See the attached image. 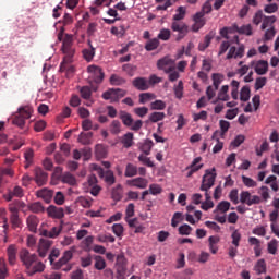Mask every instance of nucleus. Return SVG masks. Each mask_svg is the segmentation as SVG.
<instances>
[{
    "instance_id": "nucleus-62",
    "label": "nucleus",
    "mask_w": 279,
    "mask_h": 279,
    "mask_svg": "<svg viewBox=\"0 0 279 279\" xmlns=\"http://www.w3.org/2000/svg\"><path fill=\"white\" fill-rule=\"evenodd\" d=\"M267 85V77H257L255 81V90H260L264 86Z\"/></svg>"
},
{
    "instance_id": "nucleus-39",
    "label": "nucleus",
    "mask_w": 279,
    "mask_h": 279,
    "mask_svg": "<svg viewBox=\"0 0 279 279\" xmlns=\"http://www.w3.org/2000/svg\"><path fill=\"white\" fill-rule=\"evenodd\" d=\"M151 147H154V141L151 140H146L142 146H141V150L143 151V154H145V156H149V154H151Z\"/></svg>"
},
{
    "instance_id": "nucleus-4",
    "label": "nucleus",
    "mask_w": 279,
    "mask_h": 279,
    "mask_svg": "<svg viewBox=\"0 0 279 279\" xmlns=\"http://www.w3.org/2000/svg\"><path fill=\"white\" fill-rule=\"evenodd\" d=\"M120 119L126 128H130L133 132H138L143 128V120H136L128 111H120Z\"/></svg>"
},
{
    "instance_id": "nucleus-3",
    "label": "nucleus",
    "mask_w": 279,
    "mask_h": 279,
    "mask_svg": "<svg viewBox=\"0 0 279 279\" xmlns=\"http://www.w3.org/2000/svg\"><path fill=\"white\" fill-rule=\"evenodd\" d=\"M215 180H217V173H214L210 170H206V173L203 177L201 185V191L205 192L206 199L211 198L210 193L208 191H210V189L215 186Z\"/></svg>"
},
{
    "instance_id": "nucleus-53",
    "label": "nucleus",
    "mask_w": 279,
    "mask_h": 279,
    "mask_svg": "<svg viewBox=\"0 0 279 279\" xmlns=\"http://www.w3.org/2000/svg\"><path fill=\"white\" fill-rule=\"evenodd\" d=\"M238 34H245L246 36H252V25H243L241 27H235Z\"/></svg>"
},
{
    "instance_id": "nucleus-9",
    "label": "nucleus",
    "mask_w": 279,
    "mask_h": 279,
    "mask_svg": "<svg viewBox=\"0 0 279 279\" xmlns=\"http://www.w3.org/2000/svg\"><path fill=\"white\" fill-rule=\"evenodd\" d=\"M173 61L171 60V58L165 57L157 61V69L163 71L165 73H171V71H175V66L171 65Z\"/></svg>"
},
{
    "instance_id": "nucleus-55",
    "label": "nucleus",
    "mask_w": 279,
    "mask_h": 279,
    "mask_svg": "<svg viewBox=\"0 0 279 279\" xmlns=\"http://www.w3.org/2000/svg\"><path fill=\"white\" fill-rule=\"evenodd\" d=\"M165 108H167V104L162 100H155L150 104L151 110H165Z\"/></svg>"
},
{
    "instance_id": "nucleus-47",
    "label": "nucleus",
    "mask_w": 279,
    "mask_h": 279,
    "mask_svg": "<svg viewBox=\"0 0 279 279\" xmlns=\"http://www.w3.org/2000/svg\"><path fill=\"white\" fill-rule=\"evenodd\" d=\"M97 241H99V243H114L116 239L112 236V234L108 233L99 234L97 236Z\"/></svg>"
},
{
    "instance_id": "nucleus-32",
    "label": "nucleus",
    "mask_w": 279,
    "mask_h": 279,
    "mask_svg": "<svg viewBox=\"0 0 279 279\" xmlns=\"http://www.w3.org/2000/svg\"><path fill=\"white\" fill-rule=\"evenodd\" d=\"M93 141V132L84 133L82 132L78 135V143H82V145H90Z\"/></svg>"
},
{
    "instance_id": "nucleus-24",
    "label": "nucleus",
    "mask_w": 279,
    "mask_h": 279,
    "mask_svg": "<svg viewBox=\"0 0 279 279\" xmlns=\"http://www.w3.org/2000/svg\"><path fill=\"white\" fill-rule=\"evenodd\" d=\"M267 71H269V63L265 60L257 61L255 73H257V75H267Z\"/></svg>"
},
{
    "instance_id": "nucleus-31",
    "label": "nucleus",
    "mask_w": 279,
    "mask_h": 279,
    "mask_svg": "<svg viewBox=\"0 0 279 279\" xmlns=\"http://www.w3.org/2000/svg\"><path fill=\"white\" fill-rule=\"evenodd\" d=\"M61 181L64 184H70V186H75L77 184V180L75 179V177L73 174H71L70 172H65L64 174H62L61 177Z\"/></svg>"
},
{
    "instance_id": "nucleus-30",
    "label": "nucleus",
    "mask_w": 279,
    "mask_h": 279,
    "mask_svg": "<svg viewBox=\"0 0 279 279\" xmlns=\"http://www.w3.org/2000/svg\"><path fill=\"white\" fill-rule=\"evenodd\" d=\"M254 271L260 276V274H267V263L265 259H259L254 266Z\"/></svg>"
},
{
    "instance_id": "nucleus-54",
    "label": "nucleus",
    "mask_w": 279,
    "mask_h": 279,
    "mask_svg": "<svg viewBox=\"0 0 279 279\" xmlns=\"http://www.w3.org/2000/svg\"><path fill=\"white\" fill-rule=\"evenodd\" d=\"M191 232H193V227L189 226L187 223L179 227V234H181V236H189Z\"/></svg>"
},
{
    "instance_id": "nucleus-63",
    "label": "nucleus",
    "mask_w": 279,
    "mask_h": 279,
    "mask_svg": "<svg viewBox=\"0 0 279 279\" xmlns=\"http://www.w3.org/2000/svg\"><path fill=\"white\" fill-rule=\"evenodd\" d=\"M10 221H11L12 228H21L22 222H21V218L19 217V214L11 215Z\"/></svg>"
},
{
    "instance_id": "nucleus-22",
    "label": "nucleus",
    "mask_w": 279,
    "mask_h": 279,
    "mask_svg": "<svg viewBox=\"0 0 279 279\" xmlns=\"http://www.w3.org/2000/svg\"><path fill=\"white\" fill-rule=\"evenodd\" d=\"M148 183L149 182L145 178H135L126 181L129 186H135L136 189H147Z\"/></svg>"
},
{
    "instance_id": "nucleus-43",
    "label": "nucleus",
    "mask_w": 279,
    "mask_h": 279,
    "mask_svg": "<svg viewBox=\"0 0 279 279\" xmlns=\"http://www.w3.org/2000/svg\"><path fill=\"white\" fill-rule=\"evenodd\" d=\"M213 41V35H206L204 41L198 45V51H206L208 47H210V43Z\"/></svg>"
},
{
    "instance_id": "nucleus-18",
    "label": "nucleus",
    "mask_w": 279,
    "mask_h": 279,
    "mask_svg": "<svg viewBox=\"0 0 279 279\" xmlns=\"http://www.w3.org/2000/svg\"><path fill=\"white\" fill-rule=\"evenodd\" d=\"M132 84L137 90H149V82L145 77H136Z\"/></svg>"
},
{
    "instance_id": "nucleus-1",
    "label": "nucleus",
    "mask_w": 279,
    "mask_h": 279,
    "mask_svg": "<svg viewBox=\"0 0 279 279\" xmlns=\"http://www.w3.org/2000/svg\"><path fill=\"white\" fill-rule=\"evenodd\" d=\"M19 256L28 276H35V274H43L45 271V264L38 259L36 253H31L27 248H22Z\"/></svg>"
},
{
    "instance_id": "nucleus-6",
    "label": "nucleus",
    "mask_w": 279,
    "mask_h": 279,
    "mask_svg": "<svg viewBox=\"0 0 279 279\" xmlns=\"http://www.w3.org/2000/svg\"><path fill=\"white\" fill-rule=\"evenodd\" d=\"M87 73H89V82H94V84H101V82H104V77H106L104 70L97 65H89L87 68Z\"/></svg>"
},
{
    "instance_id": "nucleus-17",
    "label": "nucleus",
    "mask_w": 279,
    "mask_h": 279,
    "mask_svg": "<svg viewBox=\"0 0 279 279\" xmlns=\"http://www.w3.org/2000/svg\"><path fill=\"white\" fill-rule=\"evenodd\" d=\"M37 197H40L46 202V204H51V199H53V191L47 187L37 191Z\"/></svg>"
},
{
    "instance_id": "nucleus-2",
    "label": "nucleus",
    "mask_w": 279,
    "mask_h": 279,
    "mask_svg": "<svg viewBox=\"0 0 279 279\" xmlns=\"http://www.w3.org/2000/svg\"><path fill=\"white\" fill-rule=\"evenodd\" d=\"M61 49L64 53V58L60 64V71L61 73L65 72L68 75H71V73H75V68L71 65L73 62V57L75 56V48L73 47V35H65Z\"/></svg>"
},
{
    "instance_id": "nucleus-51",
    "label": "nucleus",
    "mask_w": 279,
    "mask_h": 279,
    "mask_svg": "<svg viewBox=\"0 0 279 279\" xmlns=\"http://www.w3.org/2000/svg\"><path fill=\"white\" fill-rule=\"evenodd\" d=\"M157 38L159 40H165V41L169 40L171 38V31L169 28H162L159 32Z\"/></svg>"
},
{
    "instance_id": "nucleus-19",
    "label": "nucleus",
    "mask_w": 279,
    "mask_h": 279,
    "mask_svg": "<svg viewBox=\"0 0 279 279\" xmlns=\"http://www.w3.org/2000/svg\"><path fill=\"white\" fill-rule=\"evenodd\" d=\"M47 213L49 217H52L53 219H62V217H64V209L62 207L50 205Z\"/></svg>"
},
{
    "instance_id": "nucleus-34",
    "label": "nucleus",
    "mask_w": 279,
    "mask_h": 279,
    "mask_svg": "<svg viewBox=\"0 0 279 279\" xmlns=\"http://www.w3.org/2000/svg\"><path fill=\"white\" fill-rule=\"evenodd\" d=\"M89 49H84L83 50V58L87 61L90 62L93 58H95V47H93V44L88 41Z\"/></svg>"
},
{
    "instance_id": "nucleus-5",
    "label": "nucleus",
    "mask_w": 279,
    "mask_h": 279,
    "mask_svg": "<svg viewBox=\"0 0 279 279\" xmlns=\"http://www.w3.org/2000/svg\"><path fill=\"white\" fill-rule=\"evenodd\" d=\"M33 110L31 107H22L19 109V114L12 120L13 125H16L21 130L25 128V121L32 118Z\"/></svg>"
},
{
    "instance_id": "nucleus-60",
    "label": "nucleus",
    "mask_w": 279,
    "mask_h": 279,
    "mask_svg": "<svg viewBox=\"0 0 279 279\" xmlns=\"http://www.w3.org/2000/svg\"><path fill=\"white\" fill-rule=\"evenodd\" d=\"M0 223H3L4 232H8V228H10V225H8V219L5 218V209L0 208Z\"/></svg>"
},
{
    "instance_id": "nucleus-13",
    "label": "nucleus",
    "mask_w": 279,
    "mask_h": 279,
    "mask_svg": "<svg viewBox=\"0 0 279 279\" xmlns=\"http://www.w3.org/2000/svg\"><path fill=\"white\" fill-rule=\"evenodd\" d=\"M51 245H53V241L47 240V239H40L39 245H38V254L40 258H45L47 256V252L51 248Z\"/></svg>"
},
{
    "instance_id": "nucleus-10",
    "label": "nucleus",
    "mask_w": 279,
    "mask_h": 279,
    "mask_svg": "<svg viewBox=\"0 0 279 279\" xmlns=\"http://www.w3.org/2000/svg\"><path fill=\"white\" fill-rule=\"evenodd\" d=\"M96 169L98 171L99 178H104L108 186H112V184L117 182V178L114 177V172H112V170L105 171L104 168H96Z\"/></svg>"
},
{
    "instance_id": "nucleus-48",
    "label": "nucleus",
    "mask_w": 279,
    "mask_h": 279,
    "mask_svg": "<svg viewBox=\"0 0 279 279\" xmlns=\"http://www.w3.org/2000/svg\"><path fill=\"white\" fill-rule=\"evenodd\" d=\"M276 21H277L276 15L264 16L262 29H267V27H269V25H274V23H276Z\"/></svg>"
},
{
    "instance_id": "nucleus-11",
    "label": "nucleus",
    "mask_w": 279,
    "mask_h": 279,
    "mask_svg": "<svg viewBox=\"0 0 279 279\" xmlns=\"http://www.w3.org/2000/svg\"><path fill=\"white\" fill-rule=\"evenodd\" d=\"M219 125L221 131L216 130L211 135V141H219V138H223V136H226V132L230 130V122L226 120H220Z\"/></svg>"
},
{
    "instance_id": "nucleus-7",
    "label": "nucleus",
    "mask_w": 279,
    "mask_h": 279,
    "mask_svg": "<svg viewBox=\"0 0 279 279\" xmlns=\"http://www.w3.org/2000/svg\"><path fill=\"white\" fill-rule=\"evenodd\" d=\"M172 32H178L177 35V43H180L183 38L186 37V34H189V26L184 22H175L173 21L171 24Z\"/></svg>"
},
{
    "instance_id": "nucleus-8",
    "label": "nucleus",
    "mask_w": 279,
    "mask_h": 279,
    "mask_svg": "<svg viewBox=\"0 0 279 279\" xmlns=\"http://www.w3.org/2000/svg\"><path fill=\"white\" fill-rule=\"evenodd\" d=\"M240 202L241 204H246V206H254V204H260L263 199L258 195H252L250 191H242Z\"/></svg>"
},
{
    "instance_id": "nucleus-14",
    "label": "nucleus",
    "mask_w": 279,
    "mask_h": 279,
    "mask_svg": "<svg viewBox=\"0 0 279 279\" xmlns=\"http://www.w3.org/2000/svg\"><path fill=\"white\" fill-rule=\"evenodd\" d=\"M48 174L41 168L35 169V182L37 186H45L47 184Z\"/></svg>"
},
{
    "instance_id": "nucleus-44",
    "label": "nucleus",
    "mask_w": 279,
    "mask_h": 279,
    "mask_svg": "<svg viewBox=\"0 0 279 279\" xmlns=\"http://www.w3.org/2000/svg\"><path fill=\"white\" fill-rule=\"evenodd\" d=\"M111 197L114 202H121L123 199V192L121 191V185L114 187L111 192Z\"/></svg>"
},
{
    "instance_id": "nucleus-56",
    "label": "nucleus",
    "mask_w": 279,
    "mask_h": 279,
    "mask_svg": "<svg viewBox=\"0 0 279 279\" xmlns=\"http://www.w3.org/2000/svg\"><path fill=\"white\" fill-rule=\"evenodd\" d=\"M231 239L232 245H234V247H239L241 243V232H239V230H234L231 234Z\"/></svg>"
},
{
    "instance_id": "nucleus-40",
    "label": "nucleus",
    "mask_w": 279,
    "mask_h": 279,
    "mask_svg": "<svg viewBox=\"0 0 279 279\" xmlns=\"http://www.w3.org/2000/svg\"><path fill=\"white\" fill-rule=\"evenodd\" d=\"M159 46H160V40H158V38H154V39H149L146 43L145 49H146V51H154V50L158 49Z\"/></svg>"
},
{
    "instance_id": "nucleus-50",
    "label": "nucleus",
    "mask_w": 279,
    "mask_h": 279,
    "mask_svg": "<svg viewBox=\"0 0 279 279\" xmlns=\"http://www.w3.org/2000/svg\"><path fill=\"white\" fill-rule=\"evenodd\" d=\"M250 86H244L242 87L241 92H240V99L241 101H250Z\"/></svg>"
},
{
    "instance_id": "nucleus-16",
    "label": "nucleus",
    "mask_w": 279,
    "mask_h": 279,
    "mask_svg": "<svg viewBox=\"0 0 279 279\" xmlns=\"http://www.w3.org/2000/svg\"><path fill=\"white\" fill-rule=\"evenodd\" d=\"M116 267L117 272L120 276H124L128 271V259L124 256H118Z\"/></svg>"
},
{
    "instance_id": "nucleus-35",
    "label": "nucleus",
    "mask_w": 279,
    "mask_h": 279,
    "mask_svg": "<svg viewBox=\"0 0 279 279\" xmlns=\"http://www.w3.org/2000/svg\"><path fill=\"white\" fill-rule=\"evenodd\" d=\"M124 175L125 178H134V175H138V168L132 163H128Z\"/></svg>"
},
{
    "instance_id": "nucleus-49",
    "label": "nucleus",
    "mask_w": 279,
    "mask_h": 279,
    "mask_svg": "<svg viewBox=\"0 0 279 279\" xmlns=\"http://www.w3.org/2000/svg\"><path fill=\"white\" fill-rule=\"evenodd\" d=\"M24 158H25V169H29V167H32V162L34 161V151L33 150H28L24 154Z\"/></svg>"
},
{
    "instance_id": "nucleus-52",
    "label": "nucleus",
    "mask_w": 279,
    "mask_h": 279,
    "mask_svg": "<svg viewBox=\"0 0 279 279\" xmlns=\"http://www.w3.org/2000/svg\"><path fill=\"white\" fill-rule=\"evenodd\" d=\"M80 93L83 99H90V97H93V90L90 89L89 86H83L80 89Z\"/></svg>"
},
{
    "instance_id": "nucleus-41",
    "label": "nucleus",
    "mask_w": 279,
    "mask_h": 279,
    "mask_svg": "<svg viewBox=\"0 0 279 279\" xmlns=\"http://www.w3.org/2000/svg\"><path fill=\"white\" fill-rule=\"evenodd\" d=\"M125 78L117 75V74H112L110 76V85L111 86H123V84H125Z\"/></svg>"
},
{
    "instance_id": "nucleus-57",
    "label": "nucleus",
    "mask_w": 279,
    "mask_h": 279,
    "mask_svg": "<svg viewBox=\"0 0 279 279\" xmlns=\"http://www.w3.org/2000/svg\"><path fill=\"white\" fill-rule=\"evenodd\" d=\"M111 134H119L121 132V122L119 120H113L110 124Z\"/></svg>"
},
{
    "instance_id": "nucleus-37",
    "label": "nucleus",
    "mask_w": 279,
    "mask_h": 279,
    "mask_svg": "<svg viewBox=\"0 0 279 279\" xmlns=\"http://www.w3.org/2000/svg\"><path fill=\"white\" fill-rule=\"evenodd\" d=\"M165 117H167L165 112L155 111L149 114L148 121H150V123H158V121H163Z\"/></svg>"
},
{
    "instance_id": "nucleus-28",
    "label": "nucleus",
    "mask_w": 279,
    "mask_h": 279,
    "mask_svg": "<svg viewBox=\"0 0 279 279\" xmlns=\"http://www.w3.org/2000/svg\"><path fill=\"white\" fill-rule=\"evenodd\" d=\"M219 236L216 235H211L208 238L209 250L211 254H217V252H219V246H217L219 244Z\"/></svg>"
},
{
    "instance_id": "nucleus-38",
    "label": "nucleus",
    "mask_w": 279,
    "mask_h": 279,
    "mask_svg": "<svg viewBox=\"0 0 279 279\" xmlns=\"http://www.w3.org/2000/svg\"><path fill=\"white\" fill-rule=\"evenodd\" d=\"M211 80H213L215 90H219V86H221V82H223L225 76H223V74L214 73L211 75Z\"/></svg>"
},
{
    "instance_id": "nucleus-15",
    "label": "nucleus",
    "mask_w": 279,
    "mask_h": 279,
    "mask_svg": "<svg viewBox=\"0 0 279 279\" xmlns=\"http://www.w3.org/2000/svg\"><path fill=\"white\" fill-rule=\"evenodd\" d=\"M244 53H245V48L243 46L239 47V49L232 46L229 49V52L227 54V60H232V58H234L235 60L239 58H243Z\"/></svg>"
},
{
    "instance_id": "nucleus-58",
    "label": "nucleus",
    "mask_w": 279,
    "mask_h": 279,
    "mask_svg": "<svg viewBox=\"0 0 279 279\" xmlns=\"http://www.w3.org/2000/svg\"><path fill=\"white\" fill-rule=\"evenodd\" d=\"M278 252V240L274 239L268 243V254L276 255Z\"/></svg>"
},
{
    "instance_id": "nucleus-42",
    "label": "nucleus",
    "mask_w": 279,
    "mask_h": 279,
    "mask_svg": "<svg viewBox=\"0 0 279 279\" xmlns=\"http://www.w3.org/2000/svg\"><path fill=\"white\" fill-rule=\"evenodd\" d=\"M95 154L97 158H106V156H108V150L106 149V146H104V144H98L95 147Z\"/></svg>"
},
{
    "instance_id": "nucleus-45",
    "label": "nucleus",
    "mask_w": 279,
    "mask_h": 279,
    "mask_svg": "<svg viewBox=\"0 0 279 279\" xmlns=\"http://www.w3.org/2000/svg\"><path fill=\"white\" fill-rule=\"evenodd\" d=\"M180 221H184V216L182 215V213L177 211L173 214V217L171 219L172 228H178V225L180 223Z\"/></svg>"
},
{
    "instance_id": "nucleus-59",
    "label": "nucleus",
    "mask_w": 279,
    "mask_h": 279,
    "mask_svg": "<svg viewBox=\"0 0 279 279\" xmlns=\"http://www.w3.org/2000/svg\"><path fill=\"white\" fill-rule=\"evenodd\" d=\"M178 12L179 13L173 15V21H175V22L182 21L184 19V16H186V9H184V7H179Z\"/></svg>"
},
{
    "instance_id": "nucleus-36",
    "label": "nucleus",
    "mask_w": 279,
    "mask_h": 279,
    "mask_svg": "<svg viewBox=\"0 0 279 279\" xmlns=\"http://www.w3.org/2000/svg\"><path fill=\"white\" fill-rule=\"evenodd\" d=\"M173 92L177 99H182L184 97V82L179 81L178 85H174Z\"/></svg>"
},
{
    "instance_id": "nucleus-21",
    "label": "nucleus",
    "mask_w": 279,
    "mask_h": 279,
    "mask_svg": "<svg viewBox=\"0 0 279 279\" xmlns=\"http://www.w3.org/2000/svg\"><path fill=\"white\" fill-rule=\"evenodd\" d=\"M120 143L124 149H130L134 145V133L128 132L120 138Z\"/></svg>"
},
{
    "instance_id": "nucleus-26",
    "label": "nucleus",
    "mask_w": 279,
    "mask_h": 279,
    "mask_svg": "<svg viewBox=\"0 0 279 279\" xmlns=\"http://www.w3.org/2000/svg\"><path fill=\"white\" fill-rule=\"evenodd\" d=\"M26 223L31 232H36L38 230L39 220L37 216H34V215L28 216L26 219Z\"/></svg>"
},
{
    "instance_id": "nucleus-27",
    "label": "nucleus",
    "mask_w": 279,
    "mask_h": 279,
    "mask_svg": "<svg viewBox=\"0 0 279 279\" xmlns=\"http://www.w3.org/2000/svg\"><path fill=\"white\" fill-rule=\"evenodd\" d=\"M102 99L105 101H110L111 104H117V88H109L102 94Z\"/></svg>"
},
{
    "instance_id": "nucleus-61",
    "label": "nucleus",
    "mask_w": 279,
    "mask_h": 279,
    "mask_svg": "<svg viewBox=\"0 0 279 279\" xmlns=\"http://www.w3.org/2000/svg\"><path fill=\"white\" fill-rule=\"evenodd\" d=\"M123 225L121 223H114L112 226V232L116 234V236H123Z\"/></svg>"
},
{
    "instance_id": "nucleus-33",
    "label": "nucleus",
    "mask_w": 279,
    "mask_h": 279,
    "mask_svg": "<svg viewBox=\"0 0 279 279\" xmlns=\"http://www.w3.org/2000/svg\"><path fill=\"white\" fill-rule=\"evenodd\" d=\"M228 210H230V202L222 201L217 205V207L214 210V214L216 215V213H222V215H226Z\"/></svg>"
},
{
    "instance_id": "nucleus-23",
    "label": "nucleus",
    "mask_w": 279,
    "mask_h": 279,
    "mask_svg": "<svg viewBox=\"0 0 279 279\" xmlns=\"http://www.w3.org/2000/svg\"><path fill=\"white\" fill-rule=\"evenodd\" d=\"M62 232V227H52L50 230H44L41 232L43 236L46 239H58Z\"/></svg>"
},
{
    "instance_id": "nucleus-12",
    "label": "nucleus",
    "mask_w": 279,
    "mask_h": 279,
    "mask_svg": "<svg viewBox=\"0 0 279 279\" xmlns=\"http://www.w3.org/2000/svg\"><path fill=\"white\" fill-rule=\"evenodd\" d=\"M73 250L75 247H72V250L65 251L62 255V257L53 264V269H62L64 265H68L69 260L73 258Z\"/></svg>"
},
{
    "instance_id": "nucleus-29",
    "label": "nucleus",
    "mask_w": 279,
    "mask_h": 279,
    "mask_svg": "<svg viewBox=\"0 0 279 279\" xmlns=\"http://www.w3.org/2000/svg\"><path fill=\"white\" fill-rule=\"evenodd\" d=\"M94 267L95 269H97L98 271H104V269H106V259H104L102 256L100 255H94Z\"/></svg>"
},
{
    "instance_id": "nucleus-46",
    "label": "nucleus",
    "mask_w": 279,
    "mask_h": 279,
    "mask_svg": "<svg viewBox=\"0 0 279 279\" xmlns=\"http://www.w3.org/2000/svg\"><path fill=\"white\" fill-rule=\"evenodd\" d=\"M242 182L244 186H247V189H256L258 186V183L254 181V179L242 175Z\"/></svg>"
},
{
    "instance_id": "nucleus-64",
    "label": "nucleus",
    "mask_w": 279,
    "mask_h": 279,
    "mask_svg": "<svg viewBox=\"0 0 279 279\" xmlns=\"http://www.w3.org/2000/svg\"><path fill=\"white\" fill-rule=\"evenodd\" d=\"M194 274L195 270L193 268H186L181 272V279H191Z\"/></svg>"
},
{
    "instance_id": "nucleus-20",
    "label": "nucleus",
    "mask_w": 279,
    "mask_h": 279,
    "mask_svg": "<svg viewBox=\"0 0 279 279\" xmlns=\"http://www.w3.org/2000/svg\"><path fill=\"white\" fill-rule=\"evenodd\" d=\"M199 162H202V157H196L192 161L191 166H189L186 168V171H189L187 172V178H191V175H193V173H197V171H199V169H202V167H204V165H199Z\"/></svg>"
},
{
    "instance_id": "nucleus-25",
    "label": "nucleus",
    "mask_w": 279,
    "mask_h": 279,
    "mask_svg": "<svg viewBox=\"0 0 279 279\" xmlns=\"http://www.w3.org/2000/svg\"><path fill=\"white\" fill-rule=\"evenodd\" d=\"M16 252L17 248L14 244L9 245V247L7 248V255L10 265H16Z\"/></svg>"
}]
</instances>
